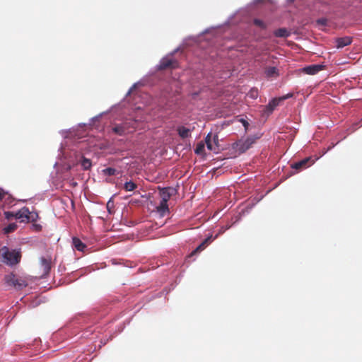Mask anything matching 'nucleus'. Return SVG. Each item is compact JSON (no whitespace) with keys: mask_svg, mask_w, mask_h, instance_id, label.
Wrapping results in <instances>:
<instances>
[{"mask_svg":"<svg viewBox=\"0 0 362 362\" xmlns=\"http://www.w3.org/2000/svg\"><path fill=\"white\" fill-rule=\"evenodd\" d=\"M0 255L3 258V262L11 266L18 264L21 258V255L19 251L16 250H10L6 246H4L1 248Z\"/></svg>","mask_w":362,"mask_h":362,"instance_id":"1","label":"nucleus"},{"mask_svg":"<svg viewBox=\"0 0 362 362\" xmlns=\"http://www.w3.org/2000/svg\"><path fill=\"white\" fill-rule=\"evenodd\" d=\"M255 141V139L251 137L247 138L246 139H240L233 144V148L235 149L236 151L242 153L249 149Z\"/></svg>","mask_w":362,"mask_h":362,"instance_id":"2","label":"nucleus"},{"mask_svg":"<svg viewBox=\"0 0 362 362\" xmlns=\"http://www.w3.org/2000/svg\"><path fill=\"white\" fill-rule=\"evenodd\" d=\"M6 282L17 288H22L28 286L27 282L21 279H18L13 274H10L5 276Z\"/></svg>","mask_w":362,"mask_h":362,"instance_id":"3","label":"nucleus"},{"mask_svg":"<svg viewBox=\"0 0 362 362\" xmlns=\"http://www.w3.org/2000/svg\"><path fill=\"white\" fill-rule=\"evenodd\" d=\"M178 66V62L177 60L172 57H164L163 58L158 65V69L165 70L168 69H175Z\"/></svg>","mask_w":362,"mask_h":362,"instance_id":"4","label":"nucleus"},{"mask_svg":"<svg viewBox=\"0 0 362 362\" xmlns=\"http://www.w3.org/2000/svg\"><path fill=\"white\" fill-rule=\"evenodd\" d=\"M313 161L310 158H305L298 162L294 163L291 165V168L296 169L297 170H300L302 169H305L310 165Z\"/></svg>","mask_w":362,"mask_h":362,"instance_id":"5","label":"nucleus"},{"mask_svg":"<svg viewBox=\"0 0 362 362\" xmlns=\"http://www.w3.org/2000/svg\"><path fill=\"white\" fill-rule=\"evenodd\" d=\"M323 65L312 64L303 69V72L308 75H315L324 69Z\"/></svg>","mask_w":362,"mask_h":362,"instance_id":"6","label":"nucleus"},{"mask_svg":"<svg viewBox=\"0 0 362 362\" xmlns=\"http://www.w3.org/2000/svg\"><path fill=\"white\" fill-rule=\"evenodd\" d=\"M29 209L24 206L15 213L14 218L19 219L21 223H26L27 216H29Z\"/></svg>","mask_w":362,"mask_h":362,"instance_id":"7","label":"nucleus"},{"mask_svg":"<svg viewBox=\"0 0 362 362\" xmlns=\"http://www.w3.org/2000/svg\"><path fill=\"white\" fill-rule=\"evenodd\" d=\"M40 265L42 269V276L47 275L51 269V258L42 257L40 258Z\"/></svg>","mask_w":362,"mask_h":362,"instance_id":"8","label":"nucleus"},{"mask_svg":"<svg viewBox=\"0 0 362 362\" xmlns=\"http://www.w3.org/2000/svg\"><path fill=\"white\" fill-rule=\"evenodd\" d=\"M129 125L127 122H124L119 124H115L112 128V132L119 136L124 135L126 132L129 129Z\"/></svg>","mask_w":362,"mask_h":362,"instance_id":"9","label":"nucleus"},{"mask_svg":"<svg viewBox=\"0 0 362 362\" xmlns=\"http://www.w3.org/2000/svg\"><path fill=\"white\" fill-rule=\"evenodd\" d=\"M352 41V37L345 36L342 37H338L335 40L336 47L338 49L343 48L347 45H351Z\"/></svg>","mask_w":362,"mask_h":362,"instance_id":"10","label":"nucleus"},{"mask_svg":"<svg viewBox=\"0 0 362 362\" xmlns=\"http://www.w3.org/2000/svg\"><path fill=\"white\" fill-rule=\"evenodd\" d=\"M174 189L171 187L159 188V194L163 202H168L173 195Z\"/></svg>","mask_w":362,"mask_h":362,"instance_id":"11","label":"nucleus"},{"mask_svg":"<svg viewBox=\"0 0 362 362\" xmlns=\"http://www.w3.org/2000/svg\"><path fill=\"white\" fill-rule=\"evenodd\" d=\"M281 101V98H274L272 99L268 105H267L264 107V112L267 114H271L274 110L279 105V103Z\"/></svg>","mask_w":362,"mask_h":362,"instance_id":"12","label":"nucleus"},{"mask_svg":"<svg viewBox=\"0 0 362 362\" xmlns=\"http://www.w3.org/2000/svg\"><path fill=\"white\" fill-rule=\"evenodd\" d=\"M264 74L267 78H277L279 76V71L275 66H267L264 69Z\"/></svg>","mask_w":362,"mask_h":362,"instance_id":"13","label":"nucleus"},{"mask_svg":"<svg viewBox=\"0 0 362 362\" xmlns=\"http://www.w3.org/2000/svg\"><path fill=\"white\" fill-rule=\"evenodd\" d=\"M177 131L178 135L182 139H187V138L189 137L191 135V129H189L184 126L178 127L177 129Z\"/></svg>","mask_w":362,"mask_h":362,"instance_id":"14","label":"nucleus"},{"mask_svg":"<svg viewBox=\"0 0 362 362\" xmlns=\"http://www.w3.org/2000/svg\"><path fill=\"white\" fill-rule=\"evenodd\" d=\"M72 243L74 247L78 251L83 252L86 248V245L78 238L74 237Z\"/></svg>","mask_w":362,"mask_h":362,"instance_id":"15","label":"nucleus"},{"mask_svg":"<svg viewBox=\"0 0 362 362\" xmlns=\"http://www.w3.org/2000/svg\"><path fill=\"white\" fill-rule=\"evenodd\" d=\"M156 210L163 216L166 213L169 212L168 202H163V201L160 200L159 205L156 207Z\"/></svg>","mask_w":362,"mask_h":362,"instance_id":"16","label":"nucleus"},{"mask_svg":"<svg viewBox=\"0 0 362 362\" xmlns=\"http://www.w3.org/2000/svg\"><path fill=\"white\" fill-rule=\"evenodd\" d=\"M289 35V31L286 28H279L274 32V35L278 37H286Z\"/></svg>","mask_w":362,"mask_h":362,"instance_id":"17","label":"nucleus"},{"mask_svg":"<svg viewBox=\"0 0 362 362\" xmlns=\"http://www.w3.org/2000/svg\"><path fill=\"white\" fill-rule=\"evenodd\" d=\"M205 143L207 146V148L210 151H216V148L211 143V134L209 133L205 138Z\"/></svg>","mask_w":362,"mask_h":362,"instance_id":"18","label":"nucleus"},{"mask_svg":"<svg viewBox=\"0 0 362 362\" xmlns=\"http://www.w3.org/2000/svg\"><path fill=\"white\" fill-rule=\"evenodd\" d=\"M18 228V225L16 223H11L3 229L4 234H8L14 232Z\"/></svg>","mask_w":362,"mask_h":362,"instance_id":"19","label":"nucleus"},{"mask_svg":"<svg viewBox=\"0 0 362 362\" xmlns=\"http://www.w3.org/2000/svg\"><path fill=\"white\" fill-rule=\"evenodd\" d=\"M137 187V185L136 183H134L132 181L126 182L124 185V189L127 192H132L134 189H136Z\"/></svg>","mask_w":362,"mask_h":362,"instance_id":"20","label":"nucleus"},{"mask_svg":"<svg viewBox=\"0 0 362 362\" xmlns=\"http://www.w3.org/2000/svg\"><path fill=\"white\" fill-rule=\"evenodd\" d=\"M39 218L38 214L35 211H30L29 216H27L26 223L32 222L35 223Z\"/></svg>","mask_w":362,"mask_h":362,"instance_id":"21","label":"nucleus"},{"mask_svg":"<svg viewBox=\"0 0 362 362\" xmlns=\"http://www.w3.org/2000/svg\"><path fill=\"white\" fill-rule=\"evenodd\" d=\"M210 237L209 238H206L192 253V255H194L197 252H199L202 250H203L205 247H206V245L208 244V243L210 241Z\"/></svg>","mask_w":362,"mask_h":362,"instance_id":"22","label":"nucleus"},{"mask_svg":"<svg viewBox=\"0 0 362 362\" xmlns=\"http://www.w3.org/2000/svg\"><path fill=\"white\" fill-rule=\"evenodd\" d=\"M81 164L85 170H89L92 165L90 160L84 157L82 158Z\"/></svg>","mask_w":362,"mask_h":362,"instance_id":"23","label":"nucleus"},{"mask_svg":"<svg viewBox=\"0 0 362 362\" xmlns=\"http://www.w3.org/2000/svg\"><path fill=\"white\" fill-rule=\"evenodd\" d=\"M205 145L201 141L197 144V146L194 149V152L197 154H202L204 151Z\"/></svg>","mask_w":362,"mask_h":362,"instance_id":"24","label":"nucleus"},{"mask_svg":"<svg viewBox=\"0 0 362 362\" xmlns=\"http://www.w3.org/2000/svg\"><path fill=\"white\" fill-rule=\"evenodd\" d=\"M117 172V170L113 168H105L103 170V174L105 175H109V176L116 175Z\"/></svg>","mask_w":362,"mask_h":362,"instance_id":"25","label":"nucleus"},{"mask_svg":"<svg viewBox=\"0 0 362 362\" xmlns=\"http://www.w3.org/2000/svg\"><path fill=\"white\" fill-rule=\"evenodd\" d=\"M253 23L255 25L262 28V29H265L266 28V25L265 23L260 19H258V18H255L254 19L253 21Z\"/></svg>","mask_w":362,"mask_h":362,"instance_id":"26","label":"nucleus"},{"mask_svg":"<svg viewBox=\"0 0 362 362\" xmlns=\"http://www.w3.org/2000/svg\"><path fill=\"white\" fill-rule=\"evenodd\" d=\"M15 213L16 212L13 211H5V218L8 220L11 219V218H14Z\"/></svg>","mask_w":362,"mask_h":362,"instance_id":"27","label":"nucleus"},{"mask_svg":"<svg viewBox=\"0 0 362 362\" xmlns=\"http://www.w3.org/2000/svg\"><path fill=\"white\" fill-rule=\"evenodd\" d=\"M258 95L257 90H251L250 92V96L252 98H256Z\"/></svg>","mask_w":362,"mask_h":362,"instance_id":"28","label":"nucleus"},{"mask_svg":"<svg viewBox=\"0 0 362 362\" xmlns=\"http://www.w3.org/2000/svg\"><path fill=\"white\" fill-rule=\"evenodd\" d=\"M213 140H214V146L216 148V151L218 150V135H214V138H213Z\"/></svg>","mask_w":362,"mask_h":362,"instance_id":"29","label":"nucleus"},{"mask_svg":"<svg viewBox=\"0 0 362 362\" xmlns=\"http://www.w3.org/2000/svg\"><path fill=\"white\" fill-rule=\"evenodd\" d=\"M113 206H114V203H113V202H112V201H110H110L107 202V209H108V211H109L110 212V208H111V207H113Z\"/></svg>","mask_w":362,"mask_h":362,"instance_id":"30","label":"nucleus"},{"mask_svg":"<svg viewBox=\"0 0 362 362\" xmlns=\"http://www.w3.org/2000/svg\"><path fill=\"white\" fill-rule=\"evenodd\" d=\"M33 227L37 231L42 229V226L40 224L33 223Z\"/></svg>","mask_w":362,"mask_h":362,"instance_id":"31","label":"nucleus"},{"mask_svg":"<svg viewBox=\"0 0 362 362\" xmlns=\"http://www.w3.org/2000/svg\"><path fill=\"white\" fill-rule=\"evenodd\" d=\"M6 194V193L3 189H0V201L4 198Z\"/></svg>","mask_w":362,"mask_h":362,"instance_id":"32","label":"nucleus"},{"mask_svg":"<svg viewBox=\"0 0 362 362\" xmlns=\"http://www.w3.org/2000/svg\"><path fill=\"white\" fill-rule=\"evenodd\" d=\"M326 22H327V21L325 19H320L317 21V23H320L322 25H325Z\"/></svg>","mask_w":362,"mask_h":362,"instance_id":"33","label":"nucleus"},{"mask_svg":"<svg viewBox=\"0 0 362 362\" xmlns=\"http://www.w3.org/2000/svg\"><path fill=\"white\" fill-rule=\"evenodd\" d=\"M291 96H292V94H288V95H286V96H284V97H282V98H281V100H284V99H287V98H290V97H291Z\"/></svg>","mask_w":362,"mask_h":362,"instance_id":"34","label":"nucleus"},{"mask_svg":"<svg viewBox=\"0 0 362 362\" xmlns=\"http://www.w3.org/2000/svg\"><path fill=\"white\" fill-rule=\"evenodd\" d=\"M243 124H244V126H245V127H246L248 124H247V122L244 121V122H243Z\"/></svg>","mask_w":362,"mask_h":362,"instance_id":"35","label":"nucleus"},{"mask_svg":"<svg viewBox=\"0 0 362 362\" xmlns=\"http://www.w3.org/2000/svg\"><path fill=\"white\" fill-rule=\"evenodd\" d=\"M290 2H293L295 0H288Z\"/></svg>","mask_w":362,"mask_h":362,"instance_id":"36","label":"nucleus"}]
</instances>
